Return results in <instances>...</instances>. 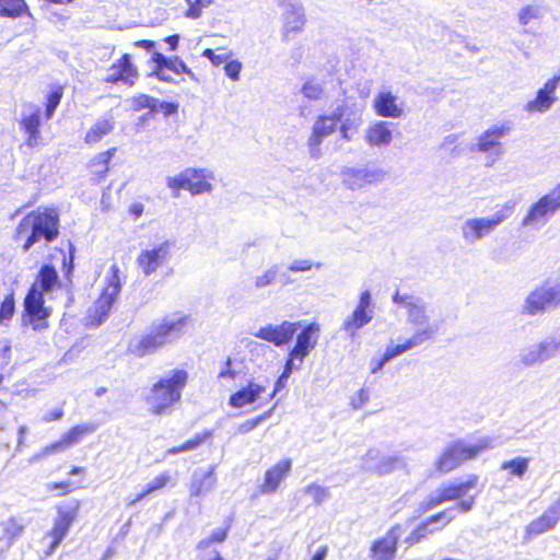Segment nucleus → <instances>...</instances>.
Wrapping results in <instances>:
<instances>
[{
    "label": "nucleus",
    "instance_id": "nucleus-1",
    "mask_svg": "<svg viewBox=\"0 0 560 560\" xmlns=\"http://www.w3.org/2000/svg\"><path fill=\"white\" fill-rule=\"evenodd\" d=\"M189 320V315L179 312L155 319L144 334L130 342L129 351L138 358L155 353L159 349L179 339Z\"/></svg>",
    "mask_w": 560,
    "mask_h": 560
},
{
    "label": "nucleus",
    "instance_id": "nucleus-2",
    "mask_svg": "<svg viewBox=\"0 0 560 560\" xmlns=\"http://www.w3.org/2000/svg\"><path fill=\"white\" fill-rule=\"evenodd\" d=\"M188 382V372L174 369L160 377L145 396L149 411L155 416L170 413L174 405L180 401L182 393Z\"/></svg>",
    "mask_w": 560,
    "mask_h": 560
},
{
    "label": "nucleus",
    "instance_id": "nucleus-3",
    "mask_svg": "<svg viewBox=\"0 0 560 560\" xmlns=\"http://www.w3.org/2000/svg\"><path fill=\"white\" fill-rule=\"evenodd\" d=\"M392 302L406 310L407 323L417 327L413 334H427L422 338L423 342L435 338L440 330V323L430 320V305L423 298L410 293H400L399 290H396L392 295Z\"/></svg>",
    "mask_w": 560,
    "mask_h": 560
},
{
    "label": "nucleus",
    "instance_id": "nucleus-4",
    "mask_svg": "<svg viewBox=\"0 0 560 560\" xmlns=\"http://www.w3.org/2000/svg\"><path fill=\"white\" fill-rule=\"evenodd\" d=\"M491 447V439L482 438L476 444H466L455 440L446 445L435 460L434 467L439 474H447L459 467L465 460L475 458L480 452Z\"/></svg>",
    "mask_w": 560,
    "mask_h": 560
},
{
    "label": "nucleus",
    "instance_id": "nucleus-5",
    "mask_svg": "<svg viewBox=\"0 0 560 560\" xmlns=\"http://www.w3.org/2000/svg\"><path fill=\"white\" fill-rule=\"evenodd\" d=\"M387 176V172L378 166L375 162L354 166H342L340 177L342 185L351 190H364L370 186H377L383 183Z\"/></svg>",
    "mask_w": 560,
    "mask_h": 560
},
{
    "label": "nucleus",
    "instance_id": "nucleus-6",
    "mask_svg": "<svg viewBox=\"0 0 560 560\" xmlns=\"http://www.w3.org/2000/svg\"><path fill=\"white\" fill-rule=\"evenodd\" d=\"M80 502L74 499L63 502L58 506V515L55 518L51 530L40 540V544L47 547L44 550L45 557L52 555L67 536L72 523L78 516Z\"/></svg>",
    "mask_w": 560,
    "mask_h": 560
},
{
    "label": "nucleus",
    "instance_id": "nucleus-7",
    "mask_svg": "<svg viewBox=\"0 0 560 560\" xmlns=\"http://www.w3.org/2000/svg\"><path fill=\"white\" fill-rule=\"evenodd\" d=\"M560 210V183L532 203L521 221L522 228L539 230Z\"/></svg>",
    "mask_w": 560,
    "mask_h": 560
},
{
    "label": "nucleus",
    "instance_id": "nucleus-8",
    "mask_svg": "<svg viewBox=\"0 0 560 560\" xmlns=\"http://www.w3.org/2000/svg\"><path fill=\"white\" fill-rule=\"evenodd\" d=\"M560 304V281H546L525 299L523 313L532 316L555 308Z\"/></svg>",
    "mask_w": 560,
    "mask_h": 560
},
{
    "label": "nucleus",
    "instance_id": "nucleus-9",
    "mask_svg": "<svg viewBox=\"0 0 560 560\" xmlns=\"http://www.w3.org/2000/svg\"><path fill=\"white\" fill-rule=\"evenodd\" d=\"M477 482L478 477L471 475L463 482L442 485L432 491L429 497L419 504L418 512L424 513L446 501L460 499L465 497L470 489L475 488Z\"/></svg>",
    "mask_w": 560,
    "mask_h": 560
},
{
    "label": "nucleus",
    "instance_id": "nucleus-10",
    "mask_svg": "<svg viewBox=\"0 0 560 560\" xmlns=\"http://www.w3.org/2000/svg\"><path fill=\"white\" fill-rule=\"evenodd\" d=\"M374 311L372 293L366 289L360 293L357 306L343 320L340 329L345 330L350 338H354L357 332L373 319Z\"/></svg>",
    "mask_w": 560,
    "mask_h": 560
},
{
    "label": "nucleus",
    "instance_id": "nucleus-11",
    "mask_svg": "<svg viewBox=\"0 0 560 560\" xmlns=\"http://www.w3.org/2000/svg\"><path fill=\"white\" fill-rule=\"evenodd\" d=\"M364 469L378 476H385L401 469L409 474L407 459L398 455H382L380 450L371 448L362 457Z\"/></svg>",
    "mask_w": 560,
    "mask_h": 560
},
{
    "label": "nucleus",
    "instance_id": "nucleus-12",
    "mask_svg": "<svg viewBox=\"0 0 560 560\" xmlns=\"http://www.w3.org/2000/svg\"><path fill=\"white\" fill-rule=\"evenodd\" d=\"M560 349V337H549L521 350L518 363L522 368L541 364L557 357Z\"/></svg>",
    "mask_w": 560,
    "mask_h": 560
},
{
    "label": "nucleus",
    "instance_id": "nucleus-13",
    "mask_svg": "<svg viewBox=\"0 0 560 560\" xmlns=\"http://www.w3.org/2000/svg\"><path fill=\"white\" fill-rule=\"evenodd\" d=\"M167 186L172 189H186L192 195L209 192L212 185L206 180L205 170L186 168L180 174L167 177Z\"/></svg>",
    "mask_w": 560,
    "mask_h": 560
},
{
    "label": "nucleus",
    "instance_id": "nucleus-14",
    "mask_svg": "<svg viewBox=\"0 0 560 560\" xmlns=\"http://www.w3.org/2000/svg\"><path fill=\"white\" fill-rule=\"evenodd\" d=\"M301 327V322L283 320L281 324H268L260 327L253 335L264 341L270 342L273 346L281 348L289 345L296 331Z\"/></svg>",
    "mask_w": 560,
    "mask_h": 560
},
{
    "label": "nucleus",
    "instance_id": "nucleus-15",
    "mask_svg": "<svg viewBox=\"0 0 560 560\" xmlns=\"http://www.w3.org/2000/svg\"><path fill=\"white\" fill-rule=\"evenodd\" d=\"M560 84V73L549 79L542 88L536 92L534 100L529 101L525 105V110L528 113H546L557 102L555 95L557 88Z\"/></svg>",
    "mask_w": 560,
    "mask_h": 560
},
{
    "label": "nucleus",
    "instance_id": "nucleus-16",
    "mask_svg": "<svg viewBox=\"0 0 560 560\" xmlns=\"http://www.w3.org/2000/svg\"><path fill=\"white\" fill-rule=\"evenodd\" d=\"M337 129L335 121L326 116L320 115L315 120L312 127V133L307 140V147L310 155L314 160H318L322 156L320 144L325 138L334 133Z\"/></svg>",
    "mask_w": 560,
    "mask_h": 560
},
{
    "label": "nucleus",
    "instance_id": "nucleus-17",
    "mask_svg": "<svg viewBox=\"0 0 560 560\" xmlns=\"http://www.w3.org/2000/svg\"><path fill=\"white\" fill-rule=\"evenodd\" d=\"M171 243L165 241L152 249H143L137 257V264L144 276H151L170 257Z\"/></svg>",
    "mask_w": 560,
    "mask_h": 560
},
{
    "label": "nucleus",
    "instance_id": "nucleus-18",
    "mask_svg": "<svg viewBox=\"0 0 560 560\" xmlns=\"http://www.w3.org/2000/svg\"><path fill=\"white\" fill-rule=\"evenodd\" d=\"M60 219L55 207L37 208V241H55L59 235Z\"/></svg>",
    "mask_w": 560,
    "mask_h": 560
},
{
    "label": "nucleus",
    "instance_id": "nucleus-19",
    "mask_svg": "<svg viewBox=\"0 0 560 560\" xmlns=\"http://www.w3.org/2000/svg\"><path fill=\"white\" fill-rule=\"evenodd\" d=\"M108 74L104 79L107 83L116 84L122 82L128 85H133V79L138 77V70L131 62L129 54H124L117 62L113 63L108 70Z\"/></svg>",
    "mask_w": 560,
    "mask_h": 560
},
{
    "label": "nucleus",
    "instance_id": "nucleus-20",
    "mask_svg": "<svg viewBox=\"0 0 560 560\" xmlns=\"http://www.w3.org/2000/svg\"><path fill=\"white\" fill-rule=\"evenodd\" d=\"M112 271L114 275L110 284L104 292L103 296L96 302L95 319L97 320V325L102 324L107 318L121 289L117 266L114 265L112 267Z\"/></svg>",
    "mask_w": 560,
    "mask_h": 560
},
{
    "label": "nucleus",
    "instance_id": "nucleus-21",
    "mask_svg": "<svg viewBox=\"0 0 560 560\" xmlns=\"http://www.w3.org/2000/svg\"><path fill=\"white\" fill-rule=\"evenodd\" d=\"M319 325L315 322L304 326L296 335L294 346L290 348V351L293 352V357L305 359L316 347L319 338Z\"/></svg>",
    "mask_w": 560,
    "mask_h": 560
},
{
    "label": "nucleus",
    "instance_id": "nucleus-22",
    "mask_svg": "<svg viewBox=\"0 0 560 560\" xmlns=\"http://www.w3.org/2000/svg\"><path fill=\"white\" fill-rule=\"evenodd\" d=\"M509 124H502L500 126H493L486 130L478 139V151L491 152L495 155H500L503 152L502 143L500 139L505 137L511 131Z\"/></svg>",
    "mask_w": 560,
    "mask_h": 560
},
{
    "label": "nucleus",
    "instance_id": "nucleus-23",
    "mask_svg": "<svg viewBox=\"0 0 560 560\" xmlns=\"http://www.w3.org/2000/svg\"><path fill=\"white\" fill-rule=\"evenodd\" d=\"M214 469V466H210L207 469L199 467L194 470L189 483L190 497L206 495L214 489L217 483Z\"/></svg>",
    "mask_w": 560,
    "mask_h": 560
},
{
    "label": "nucleus",
    "instance_id": "nucleus-24",
    "mask_svg": "<svg viewBox=\"0 0 560 560\" xmlns=\"http://www.w3.org/2000/svg\"><path fill=\"white\" fill-rule=\"evenodd\" d=\"M560 521V497L536 520L527 526L529 535H541L556 527Z\"/></svg>",
    "mask_w": 560,
    "mask_h": 560
},
{
    "label": "nucleus",
    "instance_id": "nucleus-25",
    "mask_svg": "<svg viewBox=\"0 0 560 560\" xmlns=\"http://www.w3.org/2000/svg\"><path fill=\"white\" fill-rule=\"evenodd\" d=\"M373 107L376 115L385 118H399L402 116V103H398V97L390 91L380 92L374 101Z\"/></svg>",
    "mask_w": 560,
    "mask_h": 560
},
{
    "label": "nucleus",
    "instance_id": "nucleus-26",
    "mask_svg": "<svg viewBox=\"0 0 560 560\" xmlns=\"http://www.w3.org/2000/svg\"><path fill=\"white\" fill-rule=\"evenodd\" d=\"M291 459H282L265 472L264 483L260 487V492L264 494L276 492L280 482L291 471Z\"/></svg>",
    "mask_w": 560,
    "mask_h": 560
},
{
    "label": "nucleus",
    "instance_id": "nucleus-27",
    "mask_svg": "<svg viewBox=\"0 0 560 560\" xmlns=\"http://www.w3.org/2000/svg\"><path fill=\"white\" fill-rule=\"evenodd\" d=\"M460 230L464 241L469 245L477 243L493 232L486 218L467 219L462 224Z\"/></svg>",
    "mask_w": 560,
    "mask_h": 560
},
{
    "label": "nucleus",
    "instance_id": "nucleus-28",
    "mask_svg": "<svg viewBox=\"0 0 560 560\" xmlns=\"http://www.w3.org/2000/svg\"><path fill=\"white\" fill-rule=\"evenodd\" d=\"M265 392V385L249 382L246 386L240 388L230 396L229 405L234 408H242L246 405L254 404Z\"/></svg>",
    "mask_w": 560,
    "mask_h": 560
},
{
    "label": "nucleus",
    "instance_id": "nucleus-29",
    "mask_svg": "<svg viewBox=\"0 0 560 560\" xmlns=\"http://www.w3.org/2000/svg\"><path fill=\"white\" fill-rule=\"evenodd\" d=\"M455 508H448L438 514L432 515L428 518L427 522L420 524L416 529H413L406 541L410 545L419 542L421 539L427 537V534L430 532V525L435 524L442 520H445V523L451 522L455 517Z\"/></svg>",
    "mask_w": 560,
    "mask_h": 560
},
{
    "label": "nucleus",
    "instance_id": "nucleus-30",
    "mask_svg": "<svg viewBox=\"0 0 560 560\" xmlns=\"http://www.w3.org/2000/svg\"><path fill=\"white\" fill-rule=\"evenodd\" d=\"M90 431L86 425H75L67 431L59 441L51 443L43 451V455L60 452L80 442L81 438Z\"/></svg>",
    "mask_w": 560,
    "mask_h": 560
},
{
    "label": "nucleus",
    "instance_id": "nucleus-31",
    "mask_svg": "<svg viewBox=\"0 0 560 560\" xmlns=\"http://www.w3.org/2000/svg\"><path fill=\"white\" fill-rule=\"evenodd\" d=\"M390 124L388 121H377L366 130L365 140L372 147H383L390 143L393 139Z\"/></svg>",
    "mask_w": 560,
    "mask_h": 560
},
{
    "label": "nucleus",
    "instance_id": "nucleus-32",
    "mask_svg": "<svg viewBox=\"0 0 560 560\" xmlns=\"http://www.w3.org/2000/svg\"><path fill=\"white\" fill-rule=\"evenodd\" d=\"M60 287V279L56 268L45 264L37 272V292L39 294L49 293Z\"/></svg>",
    "mask_w": 560,
    "mask_h": 560
},
{
    "label": "nucleus",
    "instance_id": "nucleus-33",
    "mask_svg": "<svg viewBox=\"0 0 560 560\" xmlns=\"http://www.w3.org/2000/svg\"><path fill=\"white\" fill-rule=\"evenodd\" d=\"M427 334H412L409 338L405 339L404 342L397 345H388L385 349L384 355L385 359L392 361L395 358L421 346L423 343L422 338L425 337Z\"/></svg>",
    "mask_w": 560,
    "mask_h": 560
},
{
    "label": "nucleus",
    "instance_id": "nucleus-34",
    "mask_svg": "<svg viewBox=\"0 0 560 560\" xmlns=\"http://www.w3.org/2000/svg\"><path fill=\"white\" fill-rule=\"evenodd\" d=\"M427 334H412L409 338L405 339L404 342L397 345H388L385 349L384 355L385 359L392 361L395 358L421 346L423 343L422 338L425 337Z\"/></svg>",
    "mask_w": 560,
    "mask_h": 560
},
{
    "label": "nucleus",
    "instance_id": "nucleus-35",
    "mask_svg": "<svg viewBox=\"0 0 560 560\" xmlns=\"http://www.w3.org/2000/svg\"><path fill=\"white\" fill-rule=\"evenodd\" d=\"M285 26L282 34V39L288 40V35L291 32H300L305 24V15L302 5L289 4L287 9Z\"/></svg>",
    "mask_w": 560,
    "mask_h": 560
},
{
    "label": "nucleus",
    "instance_id": "nucleus-36",
    "mask_svg": "<svg viewBox=\"0 0 560 560\" xmlns=\"http://www.w3.org/2000/svg\"><path fill=\"white\" fill-rule=\"evenodd\" d=\"M63 96V86L59 83H54L48 86L44 92V116L49 120L52 118L57 107L59 106Z\"/></svg>",
    "mask_w": 560,
    "mask_h": 560
},
{
    "label": "nucleus",
    "instance_id": "nucleus-37",
    "mask_svg": "<svg viewBox=\"0 0 560 560\" xmlns=\"http://www.w3.org/2000/svg\"><path fill=\"white\" fill-rule=\"evenodd\" d=\"M44 3L40 5L42 11L49 21H63L69 19V11L65 8L74 0H43Z\"/></svg>",
    "mask_w": 560,
    "mask_h": 560
},
{
    "label": "nucleus",
    "instance_id": "nucleus-38",
    "mask_svg": "<svg viewBox=\"0 0 560 560\" xmlns=\"http://www.w3.org/2000/svg\"><path fill=\"white\" fill-rule=\"evenodd\" d=\"M116 153V148H110L104 152L95 154L89 163L90 171L97 176V183L105 178L108 172L110 160Z\"/></svg>",
    "mask_w": 560,
    "mask_h": 560
},
{
    "label": "nucleus",
    "instance_id": "nucleus-39",
    "mask_svg": "<svg viewBox=\"0 0 560 560\" xmlns=\"http://www.w3.org/2000/svg\"><path fill=\"white\" fill-rule=\"evenodd\" d=\"M152 62H160L176 74L186 73L191 79L195 78V73L187 67V65L179 57H167L162 52L154 51L151 56Z\"/></svg>",
    "mask_w": 560,
    "mask_h": 560
},
{
    "label": "nucleus",
    "instance_id": "nucleus-40",
    "mask_svg": "<svg viewBox=\"0 0 560 560\" xmlns=\"http://www.w3.org/2000/svg\"><path fill=\"white\" fill-rule=\"evenodd\" d=\"M397 550V541L394 537H384L376 540L371 548L375 560H392Z\"/></svg>",
    "mask_w": 560,
    "mask_h": 560
},
{
    "label": "nucleus",
    "instance_id": "nucleus-41",
    "mask_svg": "<svg viewBox=\"0 0 560 560\" xmlns=\"http://www.w3.org/2000/svg\"><path fill=\"white\" fill-rule=\"evenodd\" d=\"M16 238L24 240L23 248L28 249L35 241V217L27 214L16 229Z\"/></svg>",
    "mask_w": 560,
    "mask_h": 560
},
{
    "label": "nucleus",
    "instance_id": "nucleus-42",
    "mask_svg": "<svg viewBox=\"0 0 560 560\" xmlns=\"http://www.w3.org/2000/svg\"><path fill=\"white\" fill-rule=\"evenodd\" d=\"M114 128V121L110 119H100L97 120L92 128L85 135L86 143H96L104 136L108 135Z\"/></svg>",
    "mask_w": 560,
    "mask_h": 560
},
{
    "label": "nucleus",
    "instance_id": "nucleus-43",
    "mask_svg": "<svg viewBox=\"0 0 560 560\" xmlns=\"http://www.w3.org/2000/svg\"><path fill=\"white\" fill-rule=\"evenodd\" d=\"M528 466L529 458L518 456L513 459L503 462L501 464V470H509L512 476L522 479L528 470Z\"/></svg>",
    "mask_w": 560,
    "mask_h": 560
},
{
    "label": "nucleus",
    "instance_id": "nucleus-44",
    "mask_svg": "<svg viewBox=\"0 0 560 560\" xmlns=\"http://www.w3.org/2000/svg\"><path fill=\"white\" fill-rule=\"evenodd\" d=\"M27 11L24 0H0V15L16 18Z\"/></svg>",
    "mask_w": 560,
    "mask_h": 560
},
{
    "label": "nucleus",
    "instance_id": "nucleus-45",
    "mask_svg": "<svg viewBox=\"0 0 560 560\" xmlns=\"http://www.w3.org/2000/svg\"><path fill=\"white\" fill-rule=\"evenodd\" d=\"M35 320V283L31 285L24 299V312L21 315L22 326L32 325Z\"/></svg>",
    "mask_w": 560,
    "mask_h": 560
},
{
    "label": "nucleus",
    "instance_id": "nucleus-46",
    "mask_svg": "<svg viewBox=\"0 0 560 560\" xmlns=\"http://www.w3.org/2000/svg\"><path fill=\"white\" fill-rule=\"evenodd\" d=\"M516 202L513 200H508L492 217L486 218V221L494 231L497 226L502 224L505 220H508L515 210Z\"/></svg>",
    "mask_w": 560,
    "mask_h": 560
},
{
    "label": "nucleus",
    "instance_id": "nucleus-47",
    "mask_svg": "<svg viewBox=\"0 0 560 560\" xmlns=\"http://www.w3.org/2000/svg\"><path fill=\"white\" fill-rule=\"evenodd\" d=\"M212 436L211 431H205L202 433L196 434L192 439L186 441L179 446L172 447L167 451V454L175 455L178 453L187 452L197 448L200 446L206 440Z\"/></svg>",
    "mask_w": 560,
    "mask_h": 560
},
{
    "label": "nucleus",
    "instance_id": "nucleus-48",
    "mask_svg": "<svg viewBox=\"0 0 560 560\" xmlns=\"http://www.w3.org/2000/svg\"><path fill=\"white\" fill-rule=\"evenodd\" d=\"M546 13V10L539 4H528L523 7L518 12V22L527 25L532 20H539Z\"/></svg>",
    "mask_w": 560,
    "mask_h": 560
},
{
    "label": "nucleus",
    "instance_id": "nucleus-49",
    "mask_svg": "<svg viewBox=\"0 0 560 560\" xmlns=\"http://www.w3.org/2000/svg\"><path fill=\"white\" fill-rule=\"evenodd\" d=\"M168 481H170L168 474L164 472V474L159 475L152 481H150L140 493L137 494L133 502H139V501L143 500L148 494H150L159 489L164 488Z\"/></svg>",
    "mask_w": 560,
    "mask_h": 560
},
{
    "label": "nucleus",
    "instance_id": "nucleus-50",
    "mask_svg": "<svg viewBox=\"0 0 560 560\" xmlns=\"http://www.w3.org/2000/svg\"><path fill=\"white\" fill-rule=\"evenodd\" d=\"M279 275V265L275 264L269 267L264 273L256 276L254 278V285L256 289H264L266 287L272 285Z\"/></svg>",
    "mask_w": 560,
    "mask_h": 560
},
{
    "label": "nucleus",
    "instance_id": "nucleus-51",
    "mask_svg": "<svg viewBox=\"0 0 560 560\" xmlns=\"http://www.w3.org/2000/svg\"><path fill=\"white\" fill-rule=\"evenodd\" d=\"M275 407L276 406H273L266 412L257 416L256 418L248 419V420L244 421L243 423L238 424L237 429H236V433L237 434H247L250 431H253L254 429H256L260 423H262L264 421H266L267 419H269L271 417V415L275 410Z\"/></svg>",
    "mask_w": 560,
    "mask_h": 560
},
{
    "label": "nucleus",
    "instance_id": "nucleus-52",
    "mask_svg": "<svg viewBox=\"0 0 560 560\" xmlns=\"http://www.w3.org/2000/svg\"><path fill=\"white\" fill-rule=\"evenodd\" d=\"M301 93L308 100L317 101L322 98L324 94L323 84L315 80H307L301 88Z\"/></svg>",
    "mask_w": 560,
    "mask_h": 560
},
{
    "label": "nucleus",
    "instance_id": "nucleus-53",
    "mask_svg": "<svg viewBox=\"0 0 560 560\" xmlns=\"http://www.w3.org/2000/svg\"><path fill=\"white\" fill-rule=\"evenodd\" d=\"M132 108L135 110H141L144 108H148L150 110L151 115H154L158 113V108H155V105L158 104V98L152 97L147 94H139L137 96L132 97Z\"/></svg>",
    "mask_w": 560,
    "mask_h": 560
},
{
    "label": "nucleus",
    "instance_id": "nucleus-54",
    "mask_svg": "<svg viewBox=\"0 0 560 560\" xmlns=\"http://www.w3.org/2000/svg\"><path fill=\"white\" fill-rule=\"evenodd\" d=\"M15 310L14 293L10 292L0 303V324H4L13 317Z\"/></svg>",
    "mask_w": 560,
    "mask_h": 560
},
{
    "label": "nucleus",
    "instance_id": "nucleus-55",
    "mask_svg": "<svg viewBox=\"0 0 560 560\" xmlns=\"http://www.w3.org/2000/svg\"><path fill=\"white\" fill-rule=\"evenodd\" d=\"M304 492L312 497L313 502L316 505H320L330 497L328 488H325L316 483L306 486Z\"/></svg>",
    "mask_w": 560,
    "mask_h": 560
},
{
    "label": "nucleus",
    "instance_id": "nucleus-56",
    "mask_svg": "<svg viewBox=\"0 0 560 560\" xmlns=\"http://www.w3.org/2000/svg\"><path fill=\"white\" fill-rule=\"evenodd\" d=\"M213 0H186V2L189 4V8L185 12V16L188 19H199L201 15V11L203 8H208Z\"/></svg>",
    "mask_w": 560,
    "mask_h": 560
},
{
    "label": "nucleus",
    "instance_id": "nucleus-57",
    "mask_svg": "<svg viewBox=\"0 0 560 560\" xmlns=\"http://www.w3.org/2000/svg\"><path fill=\"white\" fill-rule=\"evenodd\" d=\"M360 122V118L352 116L349 114L340 124V133L342 139L350 141L352 139V136L350 135V130L352 128H355Z\"/></svg>",
    "mask_w": 560,
    "mask_h": 560
},
{
    "label": "nucleus",
    "instance_id": "nucleus-58",
    "mask_svg": "<svg viewBox=\"0 0 560 560\" xmlns=\"http://www.w3.org/2000/svg\"><path fill=\"white\" fill-rule=\"evenodd\" d=\"M11 361V346L0 345V385L2 384L5 375V370Z\"/></svg>",
    "mask_w": 560,
    "mask_h": 560
},
{
    "label": "nucleus",
    "instance_id": "nucleus-59",
    "mask_svg": "<svg viewBox=\"0 0 560 560\" xmlns=\"http://www.w3.org/2000/svg\"><path fill=\"white\" fill-rule=\"evenodd\" d=\"M51 310L45 306V301L42 294L37 292V329L46 326L45 319L49 317Z\"/></svg>",
    "mask_w": 560,
    "mask_h": 560
},
{
    "label": "nucleus",
    "instance_id": "nucleus-60",
    "mask_svg": "<svg viewBox=\"0 0 560 560\" xmlns=\"http://www.w3.org/2000/svg\"><path fill=\"white\" fill-rule=\"evenodd\" d=\"M303 361L304 358H295L293 357V352L289 350L282 374L290 377L295 370L301 369Z\"/></svg>",
    "mask_w": 560,
    "mask_h": 560
},
{
    "label": "nucleus",
    "instance_id": "nucleus-61",
    "mask_svg": "<svg viewBox=\"0 0 560 560\" xmlns=\"http://www.w3.org/2000/svg\"><path fill=\"white\" fill-rule=\"evenodd\" d=\"M241 70L242 63L238 60L225 61L224 72L229 79L237 81L240 79Z\"/></svg>",
    "mask_w": 560,
    "mask_h": 560
},
{
    "label": "nucleus",
    "instance_id": "nucleus-62",
    "mask_svg": "<svg viewBox=\"0 0 560 560\" xmlns=\"http://www.w3.org/2000/svg\"><path fill=\"white\" fill-rule=\"evenodd\" d=\"M155 108H158V113L162 112L165 117H170L177 113L178 104L174 102L160 101L158 98V104L155 105Z\"/></svg>",
    "mask_w": 560,
    "mask_h": 560
},
{
    "label": "nucleus",
    "instance_id": "nucleus-63",
    "mask_svg": "<svg viewBox=\"0 0 560 560\" xmlns=\"http://www.w3.org/2000/svg\"><path fill=\"white\" fill-rule=\"evenodd\" d=\"M47 491H57L58 494L63 495L72 490V483L70 481L48 482L46 483Z\"/></svg>",
    "mask_w": 560,
    "mask_h": 560
},
{
    "label": "nucleus",
    "instance_id": "nucleus-64",
    "mask_svg": "<svg viewBox=\"0 0 560 560\" xmlns=\"http://www.w3.org/2000/svg\"><path fill=\"white\" fill-rule=\"evenodd\" d=\"M21 128L28 135V141L35 137V114H31L30 116L23 118L20 121Z\"/></svg>",
    "mask_w": 560,
    "mask_h": 560
}]
</instances>
